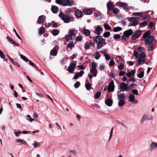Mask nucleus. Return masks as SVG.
<instances>
[{
  "mask_svg": "<svg viewBox=\"0 0 157 157\" xmlns=\"http://www.w3.org/2000/svg\"><path fill=\"white\" fill-rule=\"evenodd\" d=\"M102 28L101 27L100 25H98L95 29L94 32L98 35L97 36H99L101 34L100 32L102 31Z\"/></svg>",
  "mask_w": 157,
  "mask_h": 157,
  "instance_id": "nucleus-13",
  "label": "nucleus"
},
{
  "mask_svg": "<svg viewBox=\"0 0 157 157\" xmlns=\"http://www.w3.org/2000/svg\"><path fill=\"white\" fill-rule=\"evenodd\" d=\"M52 33L53 36H56L58 34L59 31L57 29H55L52 31Z\"/></svg>",
  "mask_w": 157,
  "mask_h": 157,
  "instance_id": "nucleus-30",
  "label": "nucleus"
},
{
  "mask_svg": "<svg viewBox=\"0 0 157 157\" xmlns=\"http://www.w3.org/2000/svg\"><path fill=\"white\" fill-rule=\"evenodd\" d=\"M103 25L104 28L106 30H110L111 29V27L107 23H105Z\"/></svg>",
  "mask_w": 157,
  "mask_h": 157,
  "instance_id": "nucleus-34",
  "label": "nucleus"
},
{
  "mask_svg": "<svg viewBox=\"0 0 157 157\" xmlns=\"http://www.w3.org/2000/svg\"><path fill=\"white\" fill-rule=\"evenodd\" d=\"M57 51L56 49H53L51 51L50 54L51 56H55L57 55Z\"/></svg>",
  "mask_w": 157,
  "mask_h": 157,
  "instance_id": "nucleus-29",
  "label": "nucleus"
},
{
  "mask_svg": "<svg viewBox=\"0 0 157 157\" xmlns=\"http://www.w3.org/2000/svg\"><path fill=\"white\" fill-rule=\"evenodd\" d=\"M81 31L86 36H89L90 35V32L88 29H85Z\"/></svg>",
  "mask_w": 157,
  "mask_h": 157,
  "instance_id": "nucleus-25",
  "label": "nucleus"
},
{
  "mask_svg": "<svg viewBox=\"0 0 157 157\" xmlns=\"http://www.w3.org/2000/svg\"><path fill=\"white\" fill-rule=\"evenodd\" d=\"M115 64V63L114 62V61L113 60H111L109 62V65L110 66H113Z\"/></svg>",
  "mask_w": 157,
  "mask_h": 157,
  "instance_id": "nucleus-61",
  "label": "nucleus"
},
{
  "mask_svg": "<svg viewBox=\"0 0 157 157\" xmlns=\"http://www.w3.org/2000/svg\"><path fill=\"white\" fill-rule=\"evenodd\" d=\"M94 41L97 44V49L101 48L106 44L105 40L101 36H96L94 38Z\"/></svg>",
  "mask_w": 157,
  "mask_h": 157,
  "instance_id": "nucleus-1",
  "label": "nucleus"
},
{
  "mask_svg": "<svg viewBox=\"0 0 157 157\" xmlns=\"http://www.w3.org/2000/svg\"><path fill=\"white\" fill-rule=\"evenodd\" d=\"M138 64H142L144 63L145 60L144 59H142L141 58H138Z\"/></svg>",
  "mask_w": 157,
  "mask_h": 157,
  "instance_id": "nucleus-46",
  "label": "nucleus"
},
{
  "mask_svg": "<svg viewBox=\"0 0 157 157\" xmlns=\"http://www.w3.org/2000/svg\"><path fill=\"white\" fill-rule=\"evenodd\" d=\"M85 86L87 90H89L91 87V85L90 83H86L85 84Z\"/></svg>",
  "mask_w": 157,
  "mask_h": 157,
  "instance_id": "nucleus-42",
  "label": "nucleus"
},
{
  "mask_svg": "<svg viewBox=\"0 0 157 157\" xmlns=\"http://www.w3.org/2000/svg\"><path fill=\"white\" fill-rule=\"evenodd\" d=\"M133 31L132 29H129L125 31L123 35L122 36V39L123 40H126V39L128 38L132 34Z\"/></svg>",
  "mask_w": 157,
  "mask_h": 157,
  "instance_id": "nucleus-6",
  "label": "nucleus"
},
{
  "mask_svg": "<svg viewBox=\"0 0 157 157\" xmlns=\"http://www.w3.org/2000/svg\"><path fill=\"white\" fill-rule=\"evenodd\" d=\"M76 65L73 63H71L70 65L68 67V71L71 73H72L75 68Z\"/></svg>",
  "mask_w": 157,
  "mask_h": 157,
  "instance_id": "nucleus-11",
  "label": "nucleus"
},
{
  "mask_svg": "<svg viewBox=\"0 0 157 157\" xmlns=\"http://www.w3.org/2000/svg\"><path fill=\"white\" fill-rule=\"evenodd\" d=\"M145 54L144 52H142L140 55V57L139 58H141L142 59H144L145 57Z\"/></svg>",
  "mask_w": 157,
  "mask_h": 157,
  "instance_id": "nucleus-49",
  "label": "nucleus"
},
{
  "mask_svg": "<svg viewBox=\"0 0 157 157\" xmlns=\"http://www.w3.org/2000/svg\"><path fill=\"white\" fill-rule=\"evenodd\" d=\"M153 120V116L152 115L150 114H144L143 117L141 118L140 123H143L145 120Z\"/></svg>",
  "mask_w": 157,
  "mask_h": 157,
  "instance_id": "nucleus-7",
  "label": "nucleus"
},
{
  "mask_svg": "<svg viewBox=\"0 0 157 157\" xmlns=\"http://www.w3.org/2000/svg\"><path fill=\"white\" fill-rule=\"evenodd\" d=\"M13 31H14V32H15V34L16 35L17 37L19 39H20V40H21V37H20V36L17 33L16 30L14 29H13Z\"/></svg>",
  "mask_w": 157,
  "mask_h": 157,
  "instance_id": "nucleus-60",
  "label": "nucleus"
},
{
  "mask_svg": "<svg viewBox=\"0 0 157 157\" xmlns=\"http://www.w3.org/2000/svg\"><path fill=\"white\" fill-rule=\"evenodd\" d=\"M84 74V71H80V72H78L75 73L74 75V78L75 79H78L79 77L82 76Z\"/></svg>",
  "mask_w": 157,
  "mask_h": 157,
  "instance_id": "nucleus-16",
  "label": "nucleus"
},
{
  "mask_svg": "<svg viewBox=\"0 0 157 157\" xmlns=\"http://www.w3.org/2000/svg\"><path fill=\"white\" fill-rule=\"evenodd\" d=\"M132 93L136 95H138V91L136 89H133L132 90Z\"/></svg>",
  "mask_w": 157,
  "mask_h": 157,
  "instance_id": "nucleus-57",
  "label": "nucleus"
},
{
  "mask_svg": "<svg viewBox=\"0 0 157 157\" xmlns=\"http://www.w3.org/2000/svg\"><path fill=\"white\" fill-rule=\"evenodd\" d=\"M148 45V47L147 48V50L148 51H151L154 47V45L153 44H147Z\"/></svg>",
  "mask_w": 157,
  "mask_h": 157,
  "instance_id": "nucleus-31",
  "label": "nucleus"
},
{
  "mask_svg": "<svg viewBox=\"0 0 157 157\" xmlns=\"http://www.w3.org/2000/svg\"><path fill=\"white\" fill-rule=\"evenodd\" d=\"M73 2H70L69 0H62V6H71L74 5Z\"/></svg>",
  "mask_w": 157,
  "mask_h": 157,
  "instance_id": "nucleus-12",
  "label": "nucleus"
},
{
  "mask_svg": "<svg viewBox=\"0 0 157 157\" xmlns=\"http://www.w3.org/2000/svg\"><path fill=\"white\" fill-rule=\"evenodd\" d=\"M83 14L82 12L80 10H78L75 12V15L76 17H81Z\"/></svg>",
  "mask_w": 157,
  "mask_h": 157,
  "instance_id": "nucleus-22",
  "label": "nucleus"
},
{
  "mask_svg": "<svg viewBox=\"0 0 157 157\" xmlns=\"http://www.w3.org/2000/svg\"><path fill=\"white\" fill-rule=\"evenodd\" d=\"M157 148V143L152 142L150 144L149 150L150 151H152Z\"/></svg>",
  "mask_w": 157,
  "mask_h": 157,
  "instance_id": "nucleus-10",
  "label": "nucleus"
},
{
  "mask_svg": "<svg viewBox=\"0 0 157 157\" xmlns=\"http://www.w3.org/2000/svg\"><path fill=\"white\" fill-rule=\"evenodd\" d=\"M135 98V96L133 94H130L129 97V101L131 102H133Z\"/></svg>",
  "mask_w": 157,
  "mask_h": 157,
  "instance_id": "nucleus-35",
  "label": "nucleus"
},
{
  "mask_svg": "<svg viewBox=\"0 0 157 157\" xmlns=\"http://www.w3.org/2000/svg\"><path fill=\"white\" fill-rule=\"evenodd\" d=\"M104 56L106 60H109L110 59V57L108 54H104Z\"/></svg>",
  "mask_w": 157,
  "mask_h": 157,
  "instance_id": "nucleus-59",
  "label": "nucleus"
},
{
  "mask_svg": "<svg viewBox=\"0 0 157 157\" xmlns=\"http://www.w3.org/2000/svg\"><path fill=\"white\" fill-rule=\"evenodd\" d=\"M138 52L136 50H134L133 52V55L135 57L136 59L138 57Z\"/></svg>",
  "mask_w": 157,
  "mask_h": 157,
  "instance_id": "nucleus-56",
  "label": "nucleus"
},
{
  "mask_svg": "<svg viewBox=\"0 0 157 157\" xmlns=\"http://www.w3.org/2000/svg\"><path fill=\"white\" fill-rule=\"evenodd\" d=\"M0 57L2 59H4L5 58V56L3 52L0 50Z\"/></svg>",
  "mask_w": 157,
  "mask_h": 157,
  "instance_id": "nucleus-52",
  "label": "nucleus"
},
{
  "mask_svg": "<svg viewBox=\"0 0 157 157\" xmlns=\"http://www.w3.org/2000/svg\"><path fill=\"white\" fill-rule=\"evenodd\" d=\"M122 28L120 27H117L113 28V31L114 32H116L121 31Z\"/></svg>",
  "mask_w": 157,
  "mask_h": 157,
  "instance_id": "nucleus-43",
  "label": "nucleus"
},
{
  "mask_svg": "<svg viewBox=\"0 0 157 157\" xmlns=\"http://www.w3.org/2000/svg\"><path fill=\"white\" fill-rule=\"evenodd\" d=\"M59 16L65 23H68L70 21L72 22L74 21V17H71L68 15L64 14L63 12H60Z\"/></svg>",
  "mask_w": 157,
  "mask_h": 157,
  "instance_id": "nucleus-3",
  "label": "nucleus"
},
{
  "mask_svg": "<svg viewBox=\"0 0 157 157\" xmlns=\"http://www.w3.org/2000/svg\"><path fill=\"white\" fill-rule=\"evenodd\" d=\"M97 63L95 62H93L92 64V67L90 68V72L93 74L94 77H95L98 73V71L96 69Z\"/></svg>",
  "mask_w": 157,
  "mask_h": 157,
  "instance_id": "nucleus-5",
  "label": "nucleus"
},
{
  "mask_svg": "<svg viewBox=\"0 0 157 157\" xmlns=\"http://www.w3.org/2000/svg\"><path fill=\"white\" fill-rule=\"evenodd\" d=\"M80 85V82H77L75 83L74 87L75 88H77L79 87Z\"/></svg>",
  "mask_w": 157,
  "mask_h": 157,
  "instance_id": "nucleus-55",
  "label": "nucleus"
},
{
  "mask_svg": "<svg viewBox=\"0 0 157 157\" xmlns=\"http://www.w3.org/2000/svg\"><path fill=\"white\" fill-rule=\"evenodd\" d=\"M76 32L75 30H71L68 33L73 39H74L75 36Z\"/></svg>",
  "mask_w": 157,
  "mask_h": 157,
  "instance_id": "nucleus-23",
  "label": "nucleus"
},
{
  "mask_svg": "<svg viewBox=\"0 0 157 157\" xmlns=\"http://www.w3.org/2000/svg\"><path fill=\"white\" fill-rule=\"evenodd\" d=\"M144 72L141 71L140 73L137 75L138 77L140 78H142L144 75Z\"/></svg>",
  "mask_w": 157,
  "mask_h": 157,
  "instance_id": "nucleus-53",
  "label": "nucleus"
},
{
  "mask_svg": "<svg viewBox=\"0 0 157 157\" xmlns=\"http://www.w3.org/2000/svg\"><path fill=\"white\" fill-rule=\"evenodd\" d=\"M59 10V8L56 6L53 5L51 7V10L54 13H57Z\"/></svg>",
  "mask_w": 157,
  "mask_h": 157,
  "instance_id": "nucleus-24",
  "label": "nucleus"
},
{
  "mask_svg": "<svg viewBox=\"0 0 157 157\" xmlns=\"http://www.w3.org/2000/svg\"><path fill=\"white\" fill-rule=\"evenodd\" d=\"M65 12L66 13L70 15L71 13H73V12L72 9L70 8H68L66 9Z\"/></svg>",
  "mask_w": 157,
  "mask_h": 157,
  "instance_id": "nucleus-32",
  "label": "nucleus"
},
{
  "mask_svg": "<svg viewBox=\"0 0 157 157\" xmlns=\"http://www.w3.org/2000/svg\"><path fill=\"white\" fill-rule=\"evenodd\" d=\"M107 8L108 10H111L114 9V6L111 2H109L107 4Z\"/></svg>",
  "mask_w": 157,
  "mask_h": 157,
  "instance_id": "nucleus-27",
  "label": "nucleus"
},
{
  "mask_svg": "<svg viewBox=\"0 0 157 157\" xmlns=\"http://www.w3.org/2000/svg\"><path fill=\"white\" fill-rule=\"evenodd\" d=\"M6 39L8 40V41L11 44L16 45L17 46H19V44L16 43L13 39H12L9 36H7L6 37Z\"/></svg>",
  "mask_w": 157,
  "mask_h": 157,
  "instance_id": "nucleus-15",
  "label": "nucleus"
},
{
  "mask_svg": "<svg viewBox=\"0 0 157 157\" xmlns=\"http://www.w3.org/2000/svg\"><path fill=\"white\" fill-rule=\"evenodd\" d=\"M110 35V34L109 32H106L103 33V36L105 38H106L109 36Z\"/></svg>",
  "mask_w": 157,
  "mask_h": 157,
  "instance_id": "nucleus-48",
  "label": "nucleus"
},
{
  "mask_svg": "<svg viewBox=\"0 0 157 157\" xmlns=\"http://www.w3.org/2000/svg\"><path fill=\"white\" fill-rule=\"evenodd\" d=\"M44 32V29L42 27H41L39 29V34L40 35H42Z\"/></svg>",
  "mask_w": 157,
  "mask_h": 157,
  "instance_id": "nucleus-33",
  "label": "nucleus"
},
{
  "mask_svg": "<svg viewBox=\"0 0 157 157\" xmlns=\"http://www.w3.org/2000/svg\"><path fill=\"white\" fill-rule=\"evenodd\" d=\"M65 38L67 42H69L70 40H71L73 39L72 38V37L69 34L66 35L65 36Z\"/></svg>",
  "mask_w": 157,
  "mask_h": 157,
  "instance_id": "nucleus-28",
  "label": "nucleus"
},
{
  "mask_svg": "<svg viewBox=\"0 0 157 157\" xmlns=\"http://www.w3.org/2000/svg\"><path fill=\"white\" fill-rule=\"evenodd\" d=\"M69 152L74 156H76L78 154V152L75 150L73 149L70 150Z\"/></svg>",
  "mask_w": 157,
  "mask_h": 157,
  "instance_id": "nucleus-36",
  "label": "nucleus"
},
{
  "mask_svg": "<svg viewBox=\"0 0 157 157\" xmlns=\"http://www.w3.org/2000/svg\"><path fill=\"white\" fill-rule=\"evenodd\" d=\"M84 48L85 49H89L90 48V46L89 44V42L88 41L85 43L84 44Z\"/></svg>",
  "mask_w": 157,
  "mask_h": 157,
  "instance_id": "nucleus-51",
  "label": "nucleus"
},
{
  "mask_svg": "<svg viewBox=\"0 0 157 157\" xmlns=\"http://www.w3.org/2000/svg\"><path fill=\"white\" fill-rule=\"evenodd\" d=\"M75 46V44L73 43H68L67 44L68 47L70 49H72V48Z\"/></svg>",
  "mask_w": 157,
  "mask_h": 157,
  "instance_id": "nucleus-50",
  "label": "nucleus"
},
{
  "mask_svg": "<svg viewBox=\"0 0 157 157\" xmlns=\"http://www.w3.org/2000/svg\"><path fill=\"white\" fill-rule=\"evenodd\" d=\"M143 14V13L141 12H135L133 13V16H141Z\"/></svg>",
  "mask_w": 157,
  "mask_h": 157,
  "instance_id": "nucleus-45",
  "label": "nucleus"
},
{
  "mask_svg": "<svg viewBox=\"0 0 157 157\" xmlns=\"http://www.w3.org/2000/svg\"><path fill=\"white\" fill-rule=\"evenodd\" d=\"M131 87L128 86L125 83L121 82L119 85V89L122 92H124L125 91H128L131 89Z\"/></svg>",
  "mask_w": 157,
  "mask_h": 157,
  "instance_id": "nucleus-4",
  "label": "nucleus"
},
{
  "mask_svg": "<svg viewBox=\"0 0 157 157\" xmlns=\"http://www.w3.org/2000/svg\"><path fill=\"white\" fill-rule=\"evenodd\" d=\"M27 117L28 118H27L26 120L28 121H29L30 122H32L33 121L35 120L34 119L32 118L31 116L29 115H28L27 116Z\"/></svg>",
  "mask_w": 157,
  "mask_h": 157,
  "instance_id": "nucleus-47",
  "label": "nucleus"
},
{
  "mask_svg": "<svg viewBox=\"0 0 157 157\" xmlns=\"http://www.w3.org/2000/svg\"><path fill=\"white\" fill-rule=\"evenodd\" d=\"M101 93L100 91L97 92L95 95L94 98L95 99H98L101 96Z\"/></svg>",
  "mask_w": 157,
  "mask_h": 157,
  "instance_id": "nucleus-41",
  "label": "nucleus"
},
{
  "mask_svg": "<svg viewBox=\"0 0 157 157\" xmlns=\"http://www.w3.org/2000/svg\"><path fill=\"white\" fill-rule=\"evenodd\" d=\"M125 94L124 93H121L117 94V99L118 100H124L125 98Z\"/></svg>",
  "mask_w": 157,
  "mask_h": 157,
  "instance_id": "nucleus-18",
  "label": "nucleus"
},
{
  "mask_svg": "<svg viewBox=\"0 0 157 157\" xmlns=\"http://www.w3.org/2000/svg\"><path fill=\"white\" fill-rule=\"evenodd\" d=\"M136 72L135 70H132L130 72L127 73L126 74V75L128 77H130L131 76H134Z\"/></svg>",
  "mask_w": 157,
  "mask_h": 157,
  "instance_id": "nucleus-26",
  "label": "nucleus"
},
{
  "mask_svg": "<svg viewBox=\"0 0 157 157\" xmlns=\"http://www.w3.org/2000/svg\"><path fill=\"white\" fill-rule=\"evenodd\" d=\"M100 57L99 53L98 52L96 51L95 53V56L94 57L95 59L97 60Z\"/></svg>",
  "mask_w": 157,
  "mask_h": 157,
  "instance_id": "nucleus-37",
  "label": "nucleus"
},
{
  "mask_svg": "<svg viewBox=\"0 0 157 157\" xmlns=\"http://www.w3.org/2000/svg\"><path fill=\"white\" fill-rule=\"evenodd\" d=\"M124 65L122 63H121L120 65L118 66V69L120 70H122L124 69Z\"/></svg>",
  "mask_w": 157,
  "mask_h": 157,
  "instance_id": "nucleus-54",
  "label": "nucleus"
},
{
  "mask_svg": "<svg viewBox=\"0 0 157 157\" xmlns=\"http://www.w3.org/2000/svg\"><path fill=\"white\" fill-rule=\"evenodd\" d=\"M119 101L118 103V105L119 107L123 106L125 104L124 100H119Z\"/></svg>",
  "mask_w": 157,
  "mask_h": 157,
  "instance_id": "nucleus-38",
  "label": "nucleus"
},
{
  "mask_svg": "<svg viewBox=\"0 0 157 157\" xmlns=\"http://www.w3.org/2000/svg\"><path fill=\"white\" fill-rule=\"evenodd\" d=\"M32 145L33 146V147L35 148H37L40 147V143L36 141L34 142V143L32 144Z\"/></svg>",
  "mask_w": 157,
  "mask_h": 157,
  "instance_id": "nucleus-40",
  "label": "nucleus"
},
{
  "mask_svg": "<svg viewBox=\"0 0 157 157\" xmlns=\"http://www.w3.org/2000/svg\"><path fill=\"white\" fill-rule=\"evenodd\" d=\"M113 13L115 14H117L119 13L118 10L117 8L114 9L113 10Z\"/></svg>",
  "mask_w": 157,
  "mask_h": 157,
  "instance_id": "nucleus-62",
  "label": "nucleus"
},
{
  "mask_svg": "<svg viewBox=\"0 0 157 157\" xmlns=\"http://www.w3.org/2000/svg\"><path fill=\"white\" fill-rule=\"evenodd\" d=\"M149 17L148 16H144L143 17V20L144 21H146L147 22L148 21Z\"/></svg>",
  "mask_w": 157,
  "mask_h": 157,
  "instance_id": "nucleus-58",
  "label": "nucleus"
},
{
  "mask_svg": "<svg viewBox=\"0 0 157 157\" xmlns=\"http://www.w3.org/2000/svg\"><path fill=\"white\" fill-rule=\"evenodd\" d=\"M142 34L141 31L140 30H137L134 32L131 36L132 40H135L139 37Z\"/></svg>",
  "mask_w": 157,
  "mask_h": 157,
  "instance_id": "nucleus-8",
  "label": "nucleus"
},
{
  "mask_svg": "<svg viewBox=\"0 0 157 157\" xmlns=\"http://www.w3.org/2000/svg\"><path fill=\"white\" fill-rule=\"evenodd\" d=\"M115 86L114 82L112 80L109 83L107 91L108 92H113L114 91Z\"/></svg>",
  "mask_w": 157,
  "mask_h": 157,
  "instance_id": "nucleus-9",
  "label": "nucleus"
},
{
  "mask_svg": "<svg viewBox=\"0 0 157 157\" xmlns=\"http://www.w3.org/2000/svg\"><path fill=\"white\" fill-rule=\"evenodd\" d=\"M119 6L126 11H128L129 10V7L126 3L121 2L119 4Z\"/></svg>",
  "mask_w": 157,
  "mask_h": 157,
  "instance_id": "nucleus-17",
  "label": "nucleus"
},
{
  "mask_svg": "<svg viewBox=\"0 0 157 157\" xmlns=\"http://www.w3.org/2000/svg\"><path fill=\"white\" fill-rule=\"evenodd\" d=\"M147 23L148 22L147 21H144V22L141 23L140 24V25L141 27H144L147 25Z\"/></svg>",
  "mask_w": 157,
  "mask_h": 157,
  "instance_id": "nucleus-44",
  "label": "nucleus"
},
{
  "mask_svg": "<svg viewBox=\"0 0 157 157\" xmlns=\"http://www.w3.org/2000/svg\"><path fill=\"white\" fill-rule=\"evenodd\" d=\"M121 36L119 34H115L113 36V38L114 39H118L120 38Z\"/></svg>",
  "mask_w": 157,
  "mask_h": 157,
  "instance_id": "nucleus-63",
  "label": "nucleus"
},
{
  "mask_svg": "<svg viewBox=\"0 0 157 157\" xmlns=\"http://www.w3.org/2000/svg\"><path fill=\"white\" fill-rule=\"evenodd\" d=\"M83 13L86 15H90L92 13L93 11L90 9H84L83 10Z\"/></svg>",
  "mask_w": 157,
  "mask_h": 157,
  "instance_id": "nucleus-21",
  "label": "nucleus"
},
{
  "mask_svg": "<svg viewBox=\"0 0 157 157\" xmlns=\"http://www.w3.org/2000/svg\"><path fill=\"white\" fill-rule=\"evenodd\" d=\"M150 32L148 31L143 35V38L144 39V41L146 44H152L154 39L153 36L150 35Z\"/></svg>",
  "mask_w": 157,
  "mask_h": 157,
  "instance_id": "nucleus-2",
  "label": "nucleus"
},
{
  "mask_svg": "<svg viewBox=\"0 0 157 157\" xmlns=\"http://www.w3.org/2000/svg\"><path fill=\"white\" fill-rule=\"evenodd\" d=\"M105 104L108 106H111L112 105L113 103L112 99L109 98H107L105 101Z\"/></svg>",
  "mask_w": 157,
  "mask_h": 157,
  "instance_id": "nucleus-20",
  "label": "nucleus"
},
{
  "mask_svg": "<svg viewBox=\"0 0 157 157\" xmlns=\"http://www.w3.org/2000/svg\"><path fill=\"white\" fill-rule=\"evenodd\" d=\"M154 25V23L152 22H150L148 26L149 28H151Z\"/></svg>",
  "mask_w": 157,
  "mask_h": 157,
  "instance_id": "nucleus-64",
  "label": "nucleus"
},
{
  "mask_svg": "<svg viewBox=\"0 0 157 157\" xmlns=\"http://www.w3.org/2000/svg\"><path fill=\"white\" fill-rule=\"evenodd\" d=\"M46 17L44 15H42L39 16L38 19L39 23H43L45 21Z\"/></svg>",
  "mask_w": 157,
  "mask_h": 157,
  "instance_id": "nucleus-19",
  "label": "nucleus"
},
{
  "mask_svg": "<svg viewBox=\"0 0 157 157\" xmlns=\"http://www.w3.org/2000/svg\"><path fill=\"white\" fill-rule=\"evenodd\" d=\"M129 21L132 22V25L135 26L138 23V21L136 18L134 17H131L129 19Z\"/></svg>",
  "mask_w": 157,
  "mask_h": 157,
  "instance_id": "nucleus-14",
  "label": "nucleus"
},
{
  "mask_svg": "<svg viewBox=\"0 0 157 157\" xmlns=\"http://www.w3.org/2000/svg\"><path fill=\"white\" fill-rule=\"evenodd\" d=\"M16 142L17 143H20L24 144H25L26 143V141L21 139H18L17 140Z\"/></svg>",
  "mask_w": 157,
  "mask_h": 157,
  "instance_id": "nucleus-39",
  "label": "nucleus"
}]
</instances>
